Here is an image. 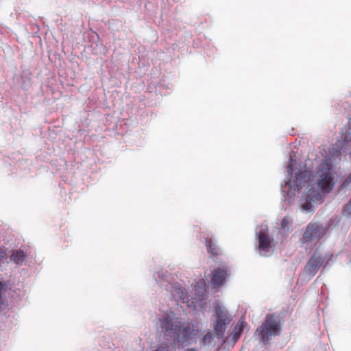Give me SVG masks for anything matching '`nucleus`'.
<instances>
[{"instance_id": "f8f14e48", "label": "nucleus", "mask_w": 351, "mask_h": 351, "mask_svg": "<svg viewBox=\"0 0 351 351\" xmlns=\"http://www.w3.org/2000/svg\"><path fill=\"white\" fill-rule=\"evenodd\" d=\"M24 252L23 250H19L16 251L11 257V259L16 264H19L23 262L24 259Z\"/></svg>"}, {"instance_id": "aec40b11", "label": "nucleus", "mask_w": 351, "mask_h": 351, "mask_svg": "<svg viewBox=\"0 0 351 351\" xmlns=\"http://www.w3.org/2000/svg\"><path fill=\"white\" fill-rule=\"evenodd\" d=\"M311 203H309V202H308V203H306V204L304 205V208L305 210H308V209H309V208H311Z\"/></svg>"}, {"instance_id": "4be33fe9", "label": "nucleus", "mask_w": 351, "mask_h": 351, "mask_svg": "<svg viewBox=\"0 0 351 351\" xmlns=\"http://www.w3.org/2000/svg\"><path fill=\"white\" fill-rule=\"evenodd\" d=\"M292 171V167L291 165H288V172L290 173Z\"/></svg>"}, {"instance_id": "f03ea898", "label": "nucleus", "mask_w": 351, "mask_h": 351, "mask_svg": "<svg viewBox=\"0 0 351 351\" xmlns=\"http://www.w3.org/2000/svg\"><path fill=\"white\" fill-rule=\"evenodd\" d=\"M256 332L263 343L266 345L272 337L278 336L281 332V324L275 315H266L261 326L257 328Z\"/></svg>"}, {"instance_id": "4468645a", "label": "nucleus", "mask_w": 351, "mask_h": 351, "mask_svg": "<svg viewBox=\"0 0 351 351\" xmlns=\"http://www.w3.org/2000/svg\"><path fill=\"white\" fill-rule=\"evenodd\" d=\"M244 322L241 321L239 322L237 324V326L234 328V332L233 337L234 339H239L241 336V334L242 332Z\"/></svg>"}, {"instance_id": "9d476101", "label": "nucleus", "mask_w": 351, "mask_h": 351, "mask_svg": "<svg viewBox=\"0 0 351 351\" xmlns=\"http://www.w3.org/2000/svg\"><path fill=\"white\" fill-rule=\"evenodd\" d=\"M259 250L263 252L269 251L271 247V240L265 230H261L258 234Z\"/></svg>"}, {"instance_id": "1a4fd4ad", "label": "nucleus", "mask_w": 351, "mask_h": 351, "mask_svg": "<svg viewBox=\"0 0 351 351\" xmlns=\"http://www.w3.org/2000/svg\"><path fill=\"white\" fill-rule=\"evenodd\" d=\"M324 261L323 257L314 254L305 265L304 271L308 274L314 276L322 267Z\"/></svg>"}, {"instance_id": "2eb2a0df", "label": "nucleus", "mask_w": 351, "mask_h": 351, "mask_svg": "<svg viewBox=\"0 0 351 351\" xmlns=\"http://www.w3.org/2000/svg\"><path fill=\"white\" fill-rule=\"evenodd\" d=\"M292 223V219L288 217L285 216L281 222V227L284 230H289L290 225Z\"/></svg>"}, {"instance_id": "20e7f679", "label": "nucleus", "mask_w": 351, "mask_h": 351, "mask_svg": "<svg viewBox=\"0 0 351 351\" xmlns=\"http://www.w3.org/2000/svg\"><path fill=\"white\" fill-rule=\"evenodd\" d=\"M317 176L319 177L318 186L324 193L330 192L335 186V171L330 165L328 163L323 165L317 171Z\"/></svg>"}, {"instance_id": "412c9836", "label": "nucleus", "mask_w": 351, "mask_h": 351, "mask_svg": "<svg viewBox=\"0 0 351 351\" xmlns=\"http://www.w3.org/2000/svg\"><path fill=\"white\" fill-rule=\"evenodd\" d=\"M184 351H198L197 348H188V349H186Z\"/></svg>"}, {"instance_id": "a211bd4d", "label": "nucleus", "mask_w": 351, "mask_h": 351, "mask_svg": "<svg viewBox=\"0 0 351 351\" xmlns=\"http://www.w3.org/2000/svg\"><path fill=\"white\" fill-rule=\"evenodd\" d=\"M2 290H3V285L0 282V306L3 304V300L2 298Z\"/></svg>"}, {"instance_id": "7ed1b4c3", "label": "nucleus", "mask_w": 351, "mask_h": 351, "mask_svg": "<svg viewBox=\"0 0 351 351\" xmlns=\"http://www.w3.org/2000/svg\"><path fill=\"white\" fill-rule=\"evenodd\" d=\"M216 321L213 324V335L217 339L222 340L224 337L226 326L231 319L228 314V311L219 305L215 308Z\"/></svg>"}, {"instance_id": "f257e3e1", "label": "nucleus", "mask_w": 351, "mask_h": 351, "mask_svg": "<svg viewBox=\"0 0 351 351\" xmlns=\"http://www.w3.org/2000/svg\"><path fill=\"white\" fill-rule=\"evenodd\" d=\"M173 318L168 315L160 319V326L166 335L175 334L178 332L176 342L179 347H184L189 340L197 335L198 330H194L190 325L184 326L174 324Z\"/></svg>"}, {"instance_id": "6e6552de", "label": "nucleus", "mask_w": 351, "mask_h": 351, "mask_svg": "<svg viewBox=\"0 0 351 351\" xmlns=\"http://www.w3.org/2000/svg\"><path fill=\"white\" fill-rule=\"evenodd\" d=\"M230 276V268L227 265H223L213 270L211 273V281L215 286H221Z\"/></svg>"}, {"instance_id": "6ab92c4d", "label": "nucleus", "mask_w": 351, "mask_h": 351, "mask_svg": "<svg viewBox=\"0 0 351 351\" xmlns=\"http://www.w3.org/2000/svg\"><path fill=\"white\" fill-rule=\"evenodd\" d=\"M156 351H169V347L168 346H160L158 347Z\"/></svg>"}, {"instance_id": "ddd939ff", "label": "nucleus", "mask_w": 351, "mask_h": 351, "mask_svg": "<svg viewBox=\"0 0 351 351\" xmlns=\"http://www.w3.org/2000/svg\"><path fill=\"white\" fill-rule=\"evenodd\" d=\"M195 294L198 297L200 298L203 296L206 291L204 287V282L201 281L198 282L197 285L195 286Z\"/></svg>"}, {"instance_id": "39448f33", "label": "nucleus", "mask_w": 351, "mask_h": 351, "mask_svg": "<svg viewBox=\"0 0 351 351\" xmlns=\"http://www.w3.org/2000/svg\"><path fill=\"white\" fill-rule=\"evenodd\" d=\"M325 234V229L317 223H310L307 225L302 238V242L309 243L315 239H320Z\"/></svg>"}, {"instance_id": "f3484780", "label": "nucleus", "mask_w": 351, "mask_h": 351, "mask_svg": "<svg viewBox=\"0 0 351 351\" xmlns=\"http://www.w3.org/2000/svg\"><path fill=\"white\" fill-rule=\"evenodd\" d=\"M212 340V335L210 332H208L202 338V343L204 346L209 344Z\"/></svg>"}, {"instance_id": "9b49d317", "label": "nucleus", "mask_w": 351, "mask_h": 351, "mask_svg": "<svg viewBox=\"0 0 351 351\" xmlns=\"http://www.w3.org/2000/svg\"><path fill=\"white\" fill-rule=\"evenodd\" d=\"M205 243L208 253L216 256L221 254L220 249L215 243H213L212 239H206Z\"/></svg>"}, {"instance_id": "0eeeda50", "label": "nucleus", "mask_w": 351, "mask_h": 351, "mask_svg": "<svg viewBox=\"0 0 351 351\" xmlns=\"http://www.w3.org/2000/svg\"><path fill=\"white\" fill-rule=\"evenodd\" d=\"M351 142V119L347 126H346L341 132L340 139H339L335 145L339 153L346 152L350 148Z\"/></svg>"}, {"instance_id": "423d86ee", "label": "nucleus", "mask_w": 351, "mask_h": 351, "mask_svg": "<svg viewBox=\"0 0 351 351\" xmlns=\"http://www.w3.org/2000/svg\"><path fill=\"white\" fill-rule=\"evenodd\" d=\"M311 174L306 170L298 171L293 179H289L287 184L295 191L300 190L309 181Z\"/></svg>"}, {"instance_id": "dca6fc26", "label": "nucleus", "mask_w": 351, "mask_h": 351, "mask_svg": "<svg viewBox=\"0 0 351 351\" xmlns=\"http://www.w3.org/2000/svg\"><path fill=\"white\" fill-rule=\"evenodd\" d=\"M351 187V172L348 174V176L345 178L343 182L341 185V189Z\"/></svg>"}]
</instances>
